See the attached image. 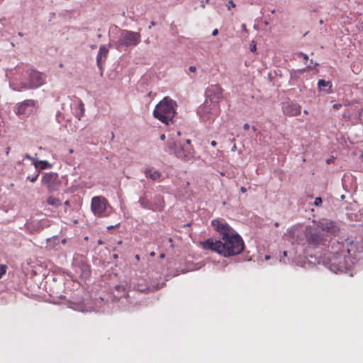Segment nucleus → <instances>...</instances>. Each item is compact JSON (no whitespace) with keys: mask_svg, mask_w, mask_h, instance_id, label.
<instances>
[{"mask_svg":"<svg viewBox=\"0 0 363 363\" xmlns=\"http://www.w3.org/2000/svg\"><path fill=\"white\" fill-rule=\"evenodd\" d=\"M363 254V243L347 238L343 242H332L326 264L335 273L344 272L354 263V259Z\"/></svg>","mask_w":363,"mask_h":363,"instance_id":"obj_1","label":"nucleus"},{"mask_svg":"<svg viewBox=\"0 0 363 363\" xmlns=\"http://www.w3.org/2000/svg\"><path fill=\"white\" fill-rule=\"evenodd\" d=\"M176 106L175 101L166 96L156 105L153 111V116L166 125L172 123L176 113Z\"/></svg>","mask_w":363,"mask_h":363,"instance_id":"obj_2","label":"nucleus"},{"mask_svg":"<svg viewBox=\"0 0 363 363\" xmlns=\"http://www.w3.org/2000/svg\"><path fill=\"white\" fill-rule=\"evenodd\" d=\"M245 244L242 238L237 233H232L226 238L222 239L223 256L232 257L240 254L244 250Z\"/></svg>","mask_w":363,"mask_h":363,"instance_id":"obj_3","label":"nucleus"},{"mask_svg":"<svg viewBox=\"0 0 363 363\" xmlns=\"http://www.w3.org/2000/svg\"><path fill=\"white\" fill-rule=\"evenodd\" d=\"M141 35L139 32H133L128 30H122L119 39L116 43L118 47H135L140 42Z\"/></svg>","mask_w":363,"mask_h":363,"instance_id":"obj_4","label":"nucleus"},{"mask_svg":"<svg viewBox=\"0 0 363 363\" xmlns=\"http://www.w3.org/2000/svg\"><path fill=\"white\" fill-rule=\"evenodd\" d=\"M223 92L224 89L220 85L218 84H211L206 89L205 101L211 104V105L220 106L219 104L223 98Z\"/></svg>","mask_w":363,"mask_h":363,"instance_id":"obj_5","label":"nucleus"},{"mask_svg":"<svg viewBox=\"0 0 363 363\" xmlns=\"http://www.w3.org/2000/svg\"><path fill=\"white\" fill-rule=\"evenodd\" d=\"M220 113V107L211 105L210 103L204 102L199 109V114L204 121H213Z\"/></svg>","mask_w":363,"mask_h":363,"instance_id":"obj_6","label":"nucleus"},{"mask_svg":"<svg viewBox=\"0 0 363 363\" xmlns=\"http://www.w3.org/2000/svg\"><path fill=\"white\" fill-rule=\"evenodd\" d=\"M306 240L308 245L318 246L324 245L327 241L324 234L318 231L317 228L307 227L305 233Z\"/></svg>","mask_w":363,"mask_h":363,"instance_id":"obj_7","label":"nucleus"},{"mask_svg":"<svg viewBox=\"0 0 363 363\" xmlns=\"http://www.w3.org/2000/svg\"><path fill=\"white\" fill-rule=\"evenodd\" d=\"M313 223L318 230H321L330 235L336 236L340 230V227L335 221L328 218H322L317 221L313 220Z\"/></svg>","mask_w":363,"mask_h":363,"instance_id":"obj_8","label":"nucleus"},{"mask_svg":"<svg viewBox=\"0 0 363 363\" xmlns=\"http://www.w3.org/2000/svg\"><path fill=\"white\" fill-rule=\"evenodd\" d=\"M108 200L102 196H94L91 199V209L94 216H103L108 206Z\"/></svg>","mask_w":363,"mask_h":363,"instance_id":"obj_9","label":"nucleus"},{"mask_svg":"<svg viewBox=\"0 0 363 363\" xmlns=\"http://www.w3.org/2000/svg\"><path fill=\"white\" fill-rule=\"evenodd\" d=\"M73 264L77 267L83 278H88L91 275L90 265L88 264L87 259L81 255H76L74 257Z\"/></svg>","mask_w":363,"mask_h":363,"instance_id":"obj_10","label":"nucleus"},{"mask_svg":"<svg viewBox=\"0 0 363 363\" xmlns=\"http://www.w3.org/2000/svg\"><path fill=\"white\" fill-rule=\"evenodd\" d=\"M42 183L49 191L58 190L61 184L58 174L55 172L45 173L42 178Z\"/></svg>","mask_w":363,"mask_h":363,"instance_id":"obj_11","label":"nucleus"},{"mask_svg":"<svg viewBox=\"0 0 363 363\" xmlns=\"http://www.w3.org/2000/svg\"><path fill=\"white\" fill-rule=\"evenodd\" d=\"M211 225L214 230L220 234L222 239L226 238L227 236L234 233L233 228L224 219H213L211 220Z\"/></svg>","mask_w":363,"mask_h":363,"instance_id":"obj_12","label":"nucleus"},{"mask_svg":"<svg viewBox=\"0 0 363 363\" xmlns=\"http://www.w3.org/2000/svg\"><path fill=\"white\" fill-rule=\"evenodd\" d=\"M199 246L201 247L203 250H211L213 252H216L221 255H223L222 251V241L216 240L213 238H210L205 241L199 242Z\"/></svg>","mask_w":363,"mask_h":363,"instance_id":"obj_13","label":"nucleus"},{"mask_svg":"<svg viewBox=\"0 0 363 363\" xmlns=\"http://www.w3.org/2000/svg\"><path fill=\"white\" fill-rule=\"evenodd\" d=\"M45 75L38 71L31 70L28 74V89L38 88L45 82Z\"/></svg>","mask_w":363,"mask_h":363,"instance_id":"obj_14","label":"nucleus"},{"mask_svg":"<svg viewBox=\"0 0 363 363\" xmlns=\"http://www.w3.org/2000/svg\"><path fill=\"white\" fill-rule=\"evenodd\" d=\"M283 113L287 116H296L301 113L300 105L294 103L286 104L282 107Z\"/></svg>","mask_w":363,"mask_h":363,"instance_id":"obj_15","label":"nucleus"},{"mask_svg":"<svg viewBox=\"0 0 363 363\" xmlns=\"http://www.w3.org/2000/svg\"><path fill=\"white\" fill-rule=\"evenodd\" d=\"M35 106V101L32 99H28L21 103L18 106V114L26 115L30 113Z\"/></svg>","mask_w":363,"mask_h":363,"instance_id":"obj_16","label":"nucleus"},{"mask_svg":"<svg viewBox=\"0 0 363 363\" xmlns=\"http://www.w3.org/2000/svg\"><path fill=\"white\" fill-rule=\"evenodd\" d=\"M186 143L187 145L185 148L182 147V150H178V151L174 150V154L176 155V156L177 157L184 159V160H187L191 156L193 151H192V147L191 145V140L189 139H188L186 140Z\"/></svg>","mask_w":363,"mask_h":363,"instance_id":"obj_17","label":"nucleus"},{"mask_svg":"<svg viewBox=\"0 0 363 363\" xmlns=\"http://www.w3.org/2000/svg\"><path fill=\"white\" fill-rule=\"evenodd\" d=\"M108 53V49L106 45H102L100 47L99 53L97 55V65L101 68V62L104 58V61L107 57Z\"/></svg>","mask_w":363,"mask_h":363,"instance_id":"obj_18","label":"nucleus"},{"mask_svg":"<svg viewBox=\"0 0 363 363\" xmlns=\"http://www.w3.org/2000/svg\"><path fill=\"white\" fill-rule=\"evenodd\" d=\"M146 177L150 178L151 179L156 181L160 180L161 174L154 168H147L145 172Z\"/></svg>","mask_w":363,"mask_h":363,"instance_id":"obj_19","label":"nucleus"},{"mask_svg":"<svg viewBox=\"0 0 363 363\" xmlns=\"http://www.w3.org/2000/svg\"><path fill=\"white\" fill-rule=\"evenodd\" d=\"M160 206V209L158 210H152L153 211H161L163 210L164 207V201L163 197L161 196H157L154 198V201L152 202V207H158Z\"/></svg>","mask_w":363,"mask_h":363,"instance_id":"obj_20","label":"nucleus"},{"mask_svg":"<svg viewBox=\"0 0 363 363\" xmlns=\"http://www.w3.org/2000/svg\"><path fill=\"white\" fill-rule=\"evenodd\" d=\"M33 165L35 166V170L40 172L41 170L50 168L51 164L46 160H40L33 162Z\"/></svg>","mask_w":363,"mask_h":363,"instance_id":"obj_21","label":"nucleus"},{"mask_svg":"<svg viewBox=\"0 0 363 363\" xmlns=\"http://www.w3.org/2000/svg\"><path fill=\"white\" fill-rule=\"evenodd\" d=\"M140 204L144 208L150 209V210H158L160 209V206L158 207H152V201H150L147 199L145 197H142L139 200Z\"/></svg>","mask_w":363,"mask_h":363,"instance_id":"obj_22","label":"nucleus"},{"mask_svg":"<svg viewBox=\"0 0 363 363\" xmlns=\"http://www.w3.org/2000/svg\"><path fill=\"white\" fill-rule=\"evenodd\" d=\"M114 291L115 292H116V294L115 296L117 298L125 297L127 294L126 288L123 285L115 286Z\"/></svg>","mask_w":363,"mask_h":363,"instance_id":"obj_23","label":"nucleus"},{"mask_svg":"<svg viewBox=\"0 0 363 363\" xmlns=\"http://www.w3.org/2000/svg\"><path fill=\"white\" fill-rule=\"evenodd\" d=\"M47 203L55 207H58L61 205V201L57 198L50 196L47 199Z\"/></svg>","mask_w":363,"mask_h":363,"instance_id":"obj_24","label":"nucleus"},{"mask_svg":"<svg viewBox=\"0 0 363 363\" xmlns=\"http://www.w3.org/2000/svg\"><path fill=\"white\" fill-rule=\"evenodd\" d=\"M77 108L79 109V112L76 113L75 116L77 117L79 121H80L85 111L84 105L82 101L79 102Z\"/></svg>","mask_w":363,"mask_h":363,"instance_id":"obj_25","label":"nucleus"},{"mask_svg":"<svg viewBox=\"0 0 363 363\" xmlns=\"http://www.w3.org/2000/svg\"><path fill=\"white\" fill-rule=\"evenodd\" d=\"M355 111L356 110L354 109L352 107L347 108L343 112V118H346L347 120H350Z\"/></svg>","mask_w":363,"mask_h":363,"instance_id":"obj_26","label":"nucleus"},{"mask_svg":"<svg viewBox=\"0 0 363 363\" xmlns=\"http://www.w3.org/2000/svg\"><path fill=\"white\" fill-rule=\"evenodd\" d=\"M318 86L320 89H321L323 87H329V89H331L332 88V82L330 81L320 79L318 82Z\"/></svg>","mask_w":363,"mask_h":363,"instance_id":"obj_27","label":"nucleus"},{"mask_svg":"<svg viewBox=\"0 0 363 363\" xmlns=\"http://www.w3.org/2000/svg\"><path fill=\"white\" fill-rule=\"evenodd\" d=\"M39 174H40V172L36 171V172L33 175H32V176L28 175L27 177V179H29L31 182H35L38 179Z\"/></svg>","mask_w":363,"mask_h":363,"instance_id":"obj_28","label":"nucleus"},{"mask_svg":"<svg viewBox=\"0 0 363 363\" xmlns=\"http://www.w3.org/2000/svg\"><path fill=\"white\" fill-rule=\"evenodd\" d=\"M7 267L5 264H0V279L6 272Z\"/></svg>","mask_w":363,"mask_h":363,"instance_id":"obj_29","label":"nucleus"},{"mask_svg":"<svg viewBox=\"0 0 363 363\" xmlns=\"http://www.w3.org/2000/svg\"><path fill=\"white\" fill-rule=\"evenodd\" d=\"M322 204V199L320 197L315 198L314 201V205L319 206Z\"/></svg>","mask_w":363,"mask_h":363,"instance_id":"obj_30","label":"nucleus"},{"mask_svg":"<svg viewBox=\"0 0 363 363\" xmlns=\"http://www.w3.org/2000/svg\"><path fill=\"white\" fill-rule=\"evenodd\" d=\"M24 158H26L29 160L31 161V163L33 164V162H35L36 160L33 157H31L30 155L28 154H26L25 156H24Z\"/></svg>","mask_w":363,"mask_h":363,"instance_id":"obj_31","label":"nucleus"},{"mask_svg":"<svg viewBox=\"0 0 363 363\" xmlns=\"http://www.w3.org/2000/svg\"><path fill=\"white\" fill-rule=\"evenodd\" d=\"M298 57H301L303 58L304 60L307 61L308 60V57L306 54L305 53H303V52H300L298 53Z\"/></svg>","mask_w":363,"mask_h":363,"instance_id":"obj_32","label":"nucleus"},{"mask_svg":"<svg viewBox=\"0 0 363 363\" xmlns=\"http://www.w3.org/2000/svg\"><path fill=\"white\" fill-rule=\"evenodd\" d=\"M342 107V104H335L333 106V108L335 109V110H338L339 108H340Z\"/></svg>","mask_w":363,"mask_h":363,"instance_id":"obj_33","label":"nucleus"},{"mask_svg":"<svg viewBox=\"0 0 363 363\" xmlns=\"http://www.w3.org/2000/svg\"><path fill=\"white\" fill-rule=\"evenodd\" d=\"M250 125H249L248 123H245V124L243 125V129H244L245 130H248L250 129Z\"/></svg>","mask_w":363,"mask_h":363,"instance_id":"obj_34","label":"nucleus"},{"mask_svg":"<svg viewBox=\"0 0 363 363\" xmlns=\"http://www.w3.org/2000/svg\"><path fill=\"white\" fill-rule=\"evenodd\" d=\"M189 71L191 72H195L196 70V67L194 66H190L189 68Z\"/></svg>","mask_w":363,"mask_h":363,"instance_id":"obj_35","label":"nucleus"},{"mask_svg":"<svg viewBox=\"0 0 363 363\" xmlns=\"http://www.w3.org/2000/svg\"><path fill=\"white\" fill-rule=\"evenodd\" d=\"M218 30L217 28L214 29V30H213V32H212V35H213V36L217 35H218Z\"/></svg>","mask_w":363,"mask_h":363,"instance_id":"obj_36","label":"nucleus"},{"mask_svg":"<svg viewBox=\"0 0 363 363\" xmlns=\"http://www.w3.org/2000/svg\"><path fill=\"white\" fill-rule=\"evenodd\" d=\"M228 4L232 7H235V4H234V2L232 0L229 1Z\"/></svg>","mask_w":363,"mask_h":363,"instance_id":"obj_37","label":"nucleus"},{"mask_svg":"<svg viewBox=\"0 0 363 363\" xmlns=\"http://www.w3.org/2000/svg\"><path fill=\"white\" fill-rule=\"evenodd\" d=\"M240 191H241L242 193H245L247 191V189L245 187H244V186H242L240 188Z\"/></svg>","mask_w":363,"mask_h":363,"instance_id":"obj_38","label":"nucleus"},{"mask_svg":"<svg viewBox=\"0 0 363 363\" xmlns=\"http://www.w3.org/2000/svg\"><path fill=\"white\" fill-rule=\"evenodd\" d=\"M251 51H255L256 50V45H251V48H250Z\"/></svg>","mask_w":363,"mask_h":363,"instance_id":"obj_39","label":"nucleus"},{"mask_svg":"<svg viewBox=\"0 0 363 363\" xmlns=\"http://www.w3.org/2000/svg\"><path fill=\"white\" fill-rule=\"evenodd\" d=\"M211 145L212 146H216V142L215 140H213V141H211Z\"/></svg>","mask_w":363,"mask_h":363,"instance_id":"obj_40","label":"nucleus"},{"mask_svg":"<svg viewBox=\"0 0 363 363\" xmlns=\"http://www.w3.org/2000/svg\"><path fill=\"white\" fill-rule=\"evenodd\" d=\"M65 206H69V205H70V202H69V201H66L65 202Z\"/></svg>","mask_w":363,"mask_h":363,"instance_id":"obj_41","label":"nucleus"},{"mask_svg":"<svg viewBox=\"0 0 363 363\" xmlns=\"http://www.w3.org/2000/svg\"><path fill=\"white\" fill-rule=\"evenodd\" d=\"M135 259L137 261H139L140 260V256L138 255H136L135 257Z\"/></svg>","mask_w":363,"mask_h":363,"instance_id":"obj_42","label":"nucleus"},{"mask_svg":"<svg viewBox=\"0 0 363 363\" xmlns=\"http://www.w3.org/2000/svg\"><path fill=\"white\" fill-rule=\"evenodd\" d=\"M160 139L164 140L165 139V135L164 134H162L161 136H160Z\"/></svg>","mask_w":363,"mask_h":363,"instance_id":"obj_43","label":"nucleus"},{"mask_svg":"<svg viewBox=\"0 0 363 363\" xmlns=\"http://www.w3.org/2000/svg\"><path fill=\"white\" fill-rule=\"evenodd\" d=\"M153 26H155V22L152 21L150 26H149V28H151V27Z\"/></svg>","mask_w":363,"mask_h":363,"instance_id":"obj_44","label":"nucleus"},{"mask_svg":"<svg viewBox=\"0 0 363 363\" xmlns=\"http://www.w3.org/2000/svg\"><path fill=\"white\" fill-rule=\"evenodd\" d=\"M252 129L254 132H255L257 130V128L255 126H252Z\"/></svg>","mask_w":363,"mask_h":363,"instance_id":"obj_45","label":"nucleus"},{"mask_svg":"<svg viewBox=\"0 0 363 363\" xmlns=\"http://www.w3.org/2000/svg\"><path fill=\"white\" fill-rule=\"evenodd\" d=\"M155 255V252H150V256L151 257H154Z\"/></svg>","mask_w":363,"mask_h":363,"instance_id":"obj_46","label":"nucleus"},{"mask_svg":"<svg viewBox=\"0 0 363 363\" xmlns=\"http://www.w3.org/2000/svg\"><path fill=\"white\" fill-rule=\"evenodd\" d=\"M160 258H164V254H161V255H160Z\"/></svg>","mask_w":363,"mask_h":363,"instance_id":"obj_47","label":"nucleus"},{"mask_svg":"<svg viewBox=\"0 0 363 363\" xmlns=\"http://www.w3.org/2000/svg\"><path fill=\"white\" fill-rule=\"evenodd\" d=\"M303 113H304L305 114H308V111H307L306 110H305V111H303Z\"/></svg>","mask_w":363,"mask_h":363,"instance_id":"obj_48","label":"nucleus"},{"mask_svg":"<svg viewBox=\"0 0 363 363\" xmlns=\"http://www.w3.org/2000/svg\"><path fill=\"white\" fill-rule=\"evenodd\" d=\"M274 225H275V226H277H277H279V223H278L277 222V223H275V224H274Z\"/></svg>","mask_w":363,"mask_h":363,"instance_id":"obj_49","label":"nucleus"},{"mask_svg":"<svg viewBox=\"0 0 363 363\" xmlns=\"http://www.w3.org/2000/svg\"><path fill=\"white\" fill-rule=\"evenodd\" d=\"M331 92H332V90H330V91H327V93H328V94H330V93H331Z\"/></svg>","mask_w":363,"mask_h":363,"instance_id":"obj_50","label":"nucleus"},{"mask_svg":"<svg viewBox=\"0 0 363 363\" xmlns=\"http://www.w3.org/2000/svg\"><path fill=\"white\" fill-rule=\"evenodd\" d=\"M69 152H70V153H72V152H73V150L70 149V150H69Z\"/></svg>","mask_w":363,"mask_h":363,"instance_id":"obj_51","label":"nucleus"},{"mask_svg":"<svg viewBox=\"0 0 363 363\" xmlns=\"http://www.w3.org/2000/svg\"><path fill=\"white\" fill-rule=\"evenodd\" d=\"M284 255L286 256V251L284 252Z\"/></svg>","mask_w":363,"mask_h":363,"instance_id":"obj_52","label":"nucleus"},{"mask_svg":"<svg viewBox=\"0 0 363 363\" xmlns=\"http://www.w3.org/2000/svg\"><path fill=\"white\" fill-rule=\"evenodd\" d=\"M113 257H114V258H117L118 255H114Z\"/></svg>","mask_w":363,"mask_h":363,"instance_id":"obj_53","label":"nucleus"},{"mask_svg":"<svg viewBox=\"0 0 363 363\" xmlns=\"http://www.w3.org/2000/svg\"><path fill=\"white\" fill-rule=\"evenodd\" d=\"M18 34L19 35L23 36V34L21 33H19Z\"/></svg>","mask_w":363,"mask_h":363,"instance_id":"obj_54","label":"nucleus"},{"mask_svg":"<svg viewBox=\"0 0 363 363\" xmlns=\"http://www.w3.org/2000/svg\"><path fill=\"white\" fill-rule=\"evenodd\" d=\"M102 242L101 240H99V244H101Z\"/></svg>","mask_w":363,"mask_h":363,"instance_id":"obj_55","label":"nucleus"}]
</instances>
